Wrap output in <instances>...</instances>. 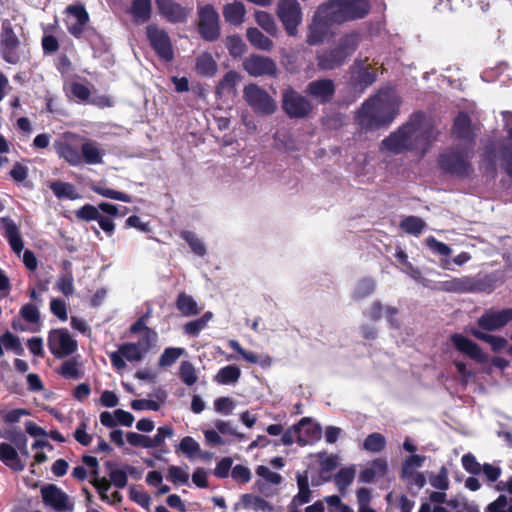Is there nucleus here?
Listing matches in <instances>:
<instances>
[{
    "label": "nucleus",
    "mask_w": 512,
    "mask_h": 512,
    "mask_svg": "<svg viewBox=\"0 0 512 512\" xmlns=\"http://www.w3.org/2000/svg\"><path fill=\"white\" fill-rule=\"evenodd\" d=\"M319 464L323 472H331L338 466V457L336 455L318 454Z\"/></svg>",
    "instance_id": "nucleus-61"
},
{
    "label": "nucleus",
    "mask_w": 512,
    "mask_h": 512,
    "mask_svg": "<svg viewBox=\"0 0 512 512\" xmlns=\"http://www.w3.org/2000/svg\"><path fill=\"white\" fill-rule=\"evenodd\" d=\"M425 222L416 216H409L402 220L400 227L408 234L419 235L425 227Z\"/></svg>",
    "instance_id": "nucleus-46"
},
{
    "label": "nucleus",
    "mask_w": 512,
    "mask_h": 512,
    "mask_svg": "<svg viewBox=\"0 0 512 512\" xmlns=\"http://www.w3.org/2000/svg\"><path fill=\"white\" fill-rule=\"evenodd\" d=\"M242 67L252 77H276L279 69L276 62L263 55L251 54L242 62Z\"/></svg>",
    "instance_id": "nucleus-10"
},
{
    "label": "nucleus",
    "mask_w": 512,
    "mask_h": 512,
    "mask_svg": "<svg viewBox=\"0 0 512 512\" xmlns=\"http://www.w3.org/2000/svg\"><path fill=\"white\" fill-rule=\"evenodd\" d=\"M179 376L188 386L194 385L198 380L196 368L189 361H182L179 367Z\"/></svg>",
    "instance_id": "nucleus-44"
},
{
    "label": "nucleus",
    "mask_w": 512,
    "mask_h": 512,
    "mask_svg": "<svg viewBox=\"0 0 512 512\" xmlns=\"http://www.w3.org/2000/svg\"><path fill=\"white\" fill-rule=\"evenodd\" d=\"M241 81V75L234 71H228L218 82L216 86V94L219 97L234 96L236 94V86Z\"/></svg>",
    "instance_id": "nucleus-26"
},
{
    "label": "nucleus",
    "mask_w": 512,
    "mask_h": 512,
    "mask_svg": "<svg viewBox=\"0 0 512 512\" xmlns=\"http://www.w3.org/2000/svg\"><path fill=\"white\" fill-rule=\"evenodd\" d=\"M255 21L268 35L277 37L279 33L278 26L271 14L265 11H256Z\"/></svg>",
    "instance_id": "nucleus-36"
},
{
    "label": "nucleus",
    "mask_w": 512,
    "mask_h": 512,
    "mask_svg": "<svg viewBox=\"0 0 512 512\" xmlns=\"http://www.w3.org/2000/svg\"><path fill=\"white\" fill-rule=\"evenodd\" d=\"M241 376L240 369L235 365H228L223 367L215 375L214 380L222 385L236 383Z\"/></svg>",
    "instance_id": "nucleus-39"
},
{
    "label": "nucleus",
    "mask_w": 512,
    "mask_h": 512,
    "mask_svg": "<svg viewBox=\"0 0 512 512\" xmlns=\"http://www.w3.org/2000/svg\"><path fill=\"white\" fill-rule=\"evenodd\" d=\"M258 476L265 479L267 482L278 485L282 481V476L276 472L271 471L268 467L260 465L256 469Z\"/></svg>",
    "instance_id": "nucleus-63"
},
{
    "label": "nucleus",
    "mask_w": 512,
    "mask_h": 512,
    "mask_svg": "<svg viewBox=\"0 0 512 512\" xmlns=\"http://www.w3.org/2000/svg\"><path fill=\"white\" fill-rule=\"evenodd\" d=\"M0 460L14 471H23L25 464L21 461L17 449L8 443H0Z\"/></svg>",
    "instance_id": "nucleus-27"
},
{
    "label": "nucleus",
    "mask_w": 512,
    "mask_h": 512,
    "mask_svg": "<svg viewBox=\"0 0 512 512\" xmlns=\"http://www.w3.org/2000/svg\"><path fill=\"white\" fill-rule=\"evenodd\" d=\"M366 60L355 59L350 67L352 84L361 90H364L376 81V73L370 66L366 65Z\"/></svg>",
    "instance_id": "nucleus-19"
},
{
    "label": "nucleus",
    "mask_w": 512,
    "mask_h": 512,
    "mask_svg": "<svg viewBox=\"0 0 512 512\" xmlns=\"http://www.w3.org/2000/svg\"><path fill=\"white\" fill-rule=\"evenodd\" d=\"M195 68L198 74L212 77L217 72V63L210 53L204 52L196 58Z\"/></svg>",
    "instance_id": "nucleus-33"
},
{
    "label": "nucleus",
    "mask_w": 512,
    "mask_h": 512,
    "mask_svg": "<svg viewBox=\"0 0 512 512\" xmlns=\"http://www.w3.org/2000/svg\"><path fill=\"white\" fill-rule=\"evenodd\" d=\"M177 309L185 316L198 314L201 309L198 308L196 301L185 293H180L176 301Z\"/></svg>",
    "instance_id": "nucleus-40"
},
{
    "label": "nucleus",
    "mask_w": 512,
    "mask_h": 512,
    "mask_svg": "<svg viewBox=\"0 0 512 512\" xmlns=\"http://www.w3.org/2000/svg\"><path fill=\"white\" fill-rule=\"evenodd\" d=\"M451 340L457 350L468 355L473 360L479 363H482L486 360V356L481 351L480 347L470 339L460 334H453L451 336Z\"/></svg>",
    "instance_id": "nucleus-22"
},
{
    "label": "nucleus",
    "mask_w": 512,
    "mask_h": 512,
    "mask_svg": "<svg viewBox=\"0 0 512 512\" xmlns=\"http://www.w3.org/2000/svg\"><path fill=\"white\" fill-rule=\"evenodd\" d=\"M246 9L243 3L235 1L223 7L225 21L232 25H240L244 21Z\"/></svg>",
    "instance_id": "nucleus-32"
},
{
    "label": "nucleus",
    "mask_w": 512,
    "mask_h": 512,
    "mask_svg": "<svg viewBox=\"0 0 512 512\" xmlns=\"http://www.w3.org/2000/svg\"><path fill=\"white\" fill-rule=\"evenodd\" d=\"M512 320V308L489 309L478 319V325L488 331L498 330Z\"/></svg>",
    "instance_id": "nucleus-18"
},
{
    "label": "nucleus",
    "mask_w": 512,
    "mask_h": 512,
    "mask_svg": "<svg viewBox=\"0 0 512 512\" xmlns=\"http://www.w3.org/2000/svg\"><path fill=\"white\" fill-rule=\"evenodd\" d=\"M55 150L61 158H64L72 166H78L82 163L81 153L68 143H56Z\"/></svg>",
    "instance_id": "nucleus-35"
},
{
    "label": "nucleus",
    "mask_w": 512,
    "mask_h": 512,
    "mask_svg": "<svg viewBox=\"0 0 512 512\" xmlns=\"http://www.w3.org/2000/svg\"><path fill=\"white\" fill-rule=\"evenodd\" d=\"M159 14L170 23H184L190 17L192 7L175 0H155Z\"/></svg>",
    "instance_id": "nucleus-15"
},
{
    "label": "nucleus",
    "mask_w": 512,
    "mask_h": 512,
    "mask_svg": "<svg viewBox=\"0 0 512 512\" xmlns=\"http://www.w3.org/2000/svg\"><path fill=\"white\" fill-rule=\"evenodd\" d=\"M126 439L132 446L152 448L151 438L146 435L138 434L135 432H128Z\"/></svg>",
    "instance_id": "nucleus-59"
},
{
    "label": "nucleus",
    "mask_w": 512,
    "mask_h": 512,
    "mask_svg": "<svg viewBox=\"0 0 512 512\" xmlns=\"http://www.w3.org/2000/svg\"><path fill=\"white\" fill-rule=\"evenodd\" d=\"M20 41L8 20L3 21L0 35V50L5 61L15 64L19 61Z\"/></svg>",
    "instance_id": "nucleus-11"
},
{
    "label": "nucleus",
    "mask_w": 512,
    "mask_h": 512,
    "mask_svg": "<svg viewBox=\"0 0 512 512\" xmlns=\"http://www.w3.org/2000/svg\"><path fill=\"white\" fill-rule=\"evenodd\" d=\"M174 431L170 426H162L157 429V434L151 438L152 448H156L164 444L166 438H171Z\"/></svg>",
    "instance_id": "nucleus-62"
},
{
    "label": "nucleus",
    "mask_w": 512,
    "mask_h": 512,
    "mask_svg": "<svg viewBox=\"0 0 512 512\" xmlns=\"http://www.w3.org/2000/svg\"><path fill=\"white\" fill-rule=\"evenodd\" d=\"M400 100L389 93H379L367 99L359 109L356 121L360 128L372 131L389 125L399 111Z\"/></svg>",
    "instance_id": "nucleus-2"
},
{
    "label": "nucleus",
    "mask_w": 512,
    "mask_h": 512,
    "mask_svg": "<svg viewBox=\"0 0 512 512\" xmlns=\"http://www.w3.org/2000/svg\"><path fill=\"white\" fill-rule=\"evenodd\" d=\"M501 166L512 176V127L507 130V137L499 151Z\"/></svg>",
    "instance_id": "nucleus-34"
},
{
    "label": "nucleus",
    "mask_w": 512,
    "mask_h": 512,
    "mask_svg": "<svg viewBox=\"0 0 512 512\" xmlns=\"http://www.w3.org/2000/svg\"><path fill=\"white\" fill-rule=\"evenodd\" d=\"M82 162L89 165H96L103 163L104 150L101 149L100 144L91 139H84L81 144Z\"/></svg>",
    "instance_id": "nucleus-25"
},
{
    "label": "nucleus",
    "mask_w": 512,
    "mask_h": 512,
    "mask_svg": "<svg viewBox=\"0 0 512 512\" xmlns=\"http://www.w3.org/2000/svg\"><path fill=\"white\" fill-rule=\"evenodd\" d=\"M453 134L465 143L474 144L476 134L471 124V119L466 113H459L454 120Z\"/></svg>",
    "instance_id": "nucleus-21"
},
{
    "label": "nucleus",
    "mask_w": 512,
    "mask_h": 512,
    "mask_svg": "<svg viewBox=\"0 0 512 512\" xmlns=\"http://www.w3.org/2000/svg\"><path fill=\"white\" fill-rule=\"evenodd\" d=\"M156 341L157 333L152 329H146L145 334H141L139 340L133 343L144 355H146L155 345Z\"/></svg>",
    "instance_id": "nucleus-47"
},
{
    "label": "nucleus",
    "mask_w": 512,
    "mask_h": 512,
    "mask_svg": "<svg viewBox=\"0 0 512 512\" xmlns=\"http://www.w3.org/2000/svg\"><path fill=\"white\" fill-rule=\"evenodd\" d=\"M61 373L66 378L77 379L80 377L78 363L74 360H67L61 366Z\"/></svg>",
    "instance_id": "nucleus-64"
},
{
    "label": "nucleus",
    "mask_w": 512,
    "mask_h": 512,
    "mask_svg": "<svg viewBox=\"0 0 512 512\" xmlns=\"http://www.w3.org/2000/svg\"><path fill=\"white\" fill-rule=\"evenodd\" d=\"M242 502L246 508H252L255 511L273 512L274 510L272 504L259 496L244 494L242 496Z\"/></svg>",
    "instance_id": "nucleus-41"
},
{
    "label": "nucleus",
    "mask_w": 512,
    "mask_h": 512,
    "mask_svg": "<svg viewBox=\"0 0 512 512\" xmlns=\"http://www.w3.org/2000/svg\"><path fill=\"white\" fill-rule=\"evenodd\" d=\"M387 469V461L385 459L378 458L360 473L359 480L364 483H370L376 477H383L386 474Z\"/></svg>",
    "instance_id": "nucleus-30"
},
{
    "label": "nucleus",
    "mask_w": 512,
    "mask_h": 512,
    "mask_svg": "<svg viewBox=\"0 0 512 512\" xmlns=\"http://www.w3.org/2000/svg\"><path fill=\"white\" fill-rule=\"evenodd\" d=\"M425 459V456L416 454L409 456L402 464L401 475H411L423 465Z\"/></svg>",
    "instance_id": "nucleus-53"
},
{
    "label": "nucleus",
    "mask_w": 512,
    "mask_h": 512,
    "mask_svg": "<svg viewBox=\"0 0 512 512\" xmlns=\"http://www.w3.org/2000/svg\"><path fill=\"white\" fill-rule=\"evenodd\" d=\"M281 107L289 118L303 119L313 111L311 101L292 87H287L282 93Z\"/></svg>",
    "instance_id": "nucleus-5"
},
{
    "label": "nucleus",
    "mask_w": 512,
    "mask_h": 512,
    "mask_svg": "<svg viewBox=\"0 0 512 512\" xmlns=\"http://www.w3.org/2000/svg\"><path fill=\"white\" fill-rule=\"evenodd\" d=\"M468 158V151L451 150L441 155L440 165L447 172L465 175L471 169Z\"/></svg>",
    "instance_id": "nucleus-14"
},
{
    "label": "nucleus",
    "mask_w": 512,
    "mask_h": 512,
    "mask_svg": "<svg viewBox=\"0 0 512 512\" xmlns=\"http://www.w3.org/2000/svg\"><path fill=\"white\" fill-rule=\"evenodd\" d=\"M276 14L281 21L286 33L295 37L298 27L302 23V8L297 0H279Z\"/></svg>",
    "instance_id": "nucleus-8"
},
{
    "label": "nucleus",
    "mask_w": 512,
    "mask_h": 512,
    "mask_svg": "<svg viewBox=\"0 0 512 512\" xmlns=\"http://www.w3.org/2000/svg\"><path fill=\"white\" fill-rule=\"evenodd\" d=\"M185 352L183 348H166L159 358V366H171Z\"/></svg>",
    "instance_id": "nucleus-52"
},
{
    "label": "nucleus",
    "mask_w": 512,
    "mask_h": 512,
    "mask_svg": "<svg viewBox=\"0 0 512 512\" xmlns=\"http://www.w3.org/2000/svg\"><path fill=\"white\" fill-rule=\"evenodd\" d=\"M246 37L249 43L258 50L271 51L274 47L273 41L256 27H249Z\"/></svg>",
    "instance_id": "nucleus-31"
},
{
    "label": "nucleus",
    "mask_w": 512,
    "mask_h": 512,
    "mask_svg": "<svg viewBox=\"0 0 512 512\" xmlns=\"http://www.w3.org/2000/svg\"><path fill=\"white\" fill-rule=\"evenodd\" d=\"M119 348L120 353L130 362H139L145 356L132 342L124 343Z\"/></svg>",
    "instance_id": "nucleus-51"
},
{
    "label": "nucleus",
    "mask_w": 512,
    "mask_h": 512,
    "mask_svg": "<svg viewBox=\"0 0 512 512\" xmlns=\"http://www.w3.org/2000/svg\"><path fill=\"white\" fill-rule=\"evenodd\" d=\"M49 187L55 196L59 199L65 198L75 200L80 198V195L76 191L75 187L68 182L55 181L50 183Z\"/></svg>",
    "instance_id": "nucleus-37"
},
{
    "label": "nucleus",
    "mask_w": 512,
    "mask_h": 512,
    "mask_svg": "<svg viewBox=\"0 0 512 512\" xmlns=\"http://www.w3.org/2000/svg\"><path fill=\"white\" fill-rule=\"evenodd\" d=\"M243 98L250 108L259 115H272L277 110V102L262 87L255 83L246 85L243 89Z\"/></svg>",
    "instance_id": "nucleus-4"
},
{
    "label": "nucleus",
    "mask_w": 512,
    "mask_h": 512,
    "mask_svg": "<svg viewBox=\"0 0 512 512\" xmlns=\"http://www.w3.org/2000/svg\"><path fill=\"white\" fill-rule=\"evenodd\" d=\"M376 287V282L372 278L361 279L353 292V297L356 300H362L373 293Z\"/></svg>",
    "instance_id": "nucleus-43"
},
{
    "label": "nucleus",
    "mask_w": 512,
    "mask_h": 512,
    "mask_svg": "<svg viewBox=\"0 0 512 512\" xmlns=\"http://www.w3.org/2000/svg\"><path fill=\"white\" fill-rule=\"evenodd\" d=\"M299 429V444L305 446L321 438L322 430L319 424L309 418H303L297 424Z\"/></svg>",
    "instance_id": "nucleus-24"
},
{
    "label": "nucleus",
    "mask_w": 512,
    "mask_h": 512,
    "mask_svg": "<svg viewBox=\"0 0 512 512\" xmlns=\"http://www.w3.org/2000/svg\"><path fill=\"white\" fill-rule=\"evenodd\" d=\"M426 245L429 249H431L434 253L449 256L452 253V249L443 242L438 241L433 236L426 238Z\"/></svg>",
    "instance_id": "nucleus-56"
},
{
    "label": "nucleus",
    "mask_w": 512,
    "mask_h": 512,
    "mask_svg": "<svg viewBox=\"0 0 512 512\" xmlns=\"http://www.w3.org/2000/svg\"><path fill=\"white\" fill-rule=\"evenodd\" d=\"M91 189L103 196V197H106V198H110V199H114V200H119V201H123V202H126V203H129L131 202V197L128 195V194H125L123 192H120V191H116V190H113V189H109V188H104V187H100V186H97V185H93L91 187Z\"/></svg>",
    "instance_id": "nucleus-50"
},
{
    "label": "nucleus",
    "mask_w": 512,
    "mask_h": 512,
    "mask_svg": "<svg viewBox=\"0 0 512 512\" xmlns=\"http://www.w3.org/2000/svg\"><path fill=\"white\" fill-rule=\"evenodd\" d=\"M225 45L229 50L232 57H240L246 50V45L240 36L232 35L228 36L225 41Z\"/></svg>",
    "instance_id": "nucleus-48"
},
{
    "label": "nucleus",
    "mask_w": 512,
    "mask_h": 512,
    "mask_svg": "<svg viewBox=\"0 0 512 512\" xmlns=\"http://www.w3.org/2000/svg\"><path fill=\"white\" fill-rule=\"evenodd\" d=\"M43 502L52 507L56 512H72L74 503L70 497L54 484H48L41 488Z\"/></svg>",
    "instance_id": "nucleus-13"
},
{
    "label": "nucleus",
    "mask_w": 512,
    "mask_h": 512,
    "mask_svg": "<svg viewBox=\"0 0 512 512\" xmlns=\"http://www.w3.org/2000/svg\"><path fill=\"white\" fill-rule=\"evenodd\" d=\"M430 483L434 488L445 491L449 487L448 471L446 467H441L438 474L431 477Z\"/></svg>",
    "instance_id": "nucleus-57"
},
{
    "label": "nucleus",
    "mask_w": 512,
    "mask_h": 512,
    "mask_svg": "<svg viewBox=\"0 0 512 512\" xmlns=\"http://www.w3.org/2000/svg\"><path fill=\"white\" fill-rule=\"evenodd\" d=\"M74 278L72 273H63L59 276L56 287L65 296H70L74 293Z\"/></svg>",
    "instance_id": "nucleus-54"
},
{
    "label": "nucleus",
    "mask_w": 512,
    "mask_h": 512,
    "mask_svg": "<svg viewBox=\"0 0 512 512\" xmlns=\"http://www.w3.org/2000/svg\"><path fill=\"white\" fill-rule=\"evenodd\" d=\"M129 13L136 23L143 24L147 22L152 13L151 0H132Z\"/></svg>",
    "instance_id": "nucleus-29"
},
{
    "label": "nucleus",
    "mask_w": 512,
    "mask_h": 512,
    "mask_svg": "<svg viewBox=\"0 0 512 512\" xmlns=\"http://www.w3.org/2000/svg\"><path fill=\"white\" fill-rule=\"evenodd\" d=\"M436 136L437 133L424 115L416 113L408 122L382 140L380 150L394 155L415 152L422 156Z\"/></svg>",
    "instance_id": "nucleus-1"
},
{
    "label": "nucleus",
    "mask_w": 512,
    "mask_h": 512,
    "mask_svg": "<svg viewBox=\"0 0 512 512\" xmlns=\"http://www.w3.org/2000/svg\"><path fill=\"white\" fill-rule=\"evenodd\" d=\"M181 236L183 239H185L188 242L191 249L197 255L203 256L206 253L205 246L203 245L201 240L199 238H197V236L194 233H192L190 231H184V232H182Z\"/></svg>",
    "instance_id": "nucleus-55"
},
{
    "label": "nucleus",
    "mask_w": 512,
    "mask_h": 512,
    "mask_svg": "<svg viewBox=\"0 0 512 512\" xmlns=\"http://www.w3.org/2000/svg\"><path fill=\"white\" fill-rule=\"evenodd\" d=\"M198 32L200 36L209 42L220 37L219 14L211 4H199L197 7Z\"/></svg>",
    "instance_id": "nucleus-7"
},
{
    "label": "nucleus",
    "mask_w": 512,
    "mask_h": 512,
    "mask_svg": "<svg viewBox=\"0 0 512 512\" xmlns=\"http://www.w3.org/2000/svg\"><path fill=\"white\" fill-rule=\"evenodd\" d=\"M146 35L151 47L162 60L169 62L174 58L171 39L164 29L156 24H149Z\"/></svg>",
    "instance_id": "nucleus-9"
},
{
    "label": "nucleus",
    "mask_w": 512,
    "mask_h": 512,
    "mask_svg": "<svg viewBox=\"0 0 512 512\" xmlns=\"http://www.w3.org/2000/svg\"><path fill=\"white\" fill-rule=\"evenodd\" d=\"M335 24L324 4H321L308 25L306 43L310 46L322 44L326 39L329 28Z\"/></svg>",
    "instance_id": "nucleus-6"
},
{
    "label": "nucleus",
    "mask_w": 512,
    "mask_h": 512,
    "mask_svg": "<svg viewBox=\"0 0 512 512\" xmlns=\"http://www.w3.org/2000/svg\"><path fill=\"white\" fill-rule=\"evenodd\" d=\"M0 222L2 223V226L5 230V236L8 238L12 250L16 254H20L24 244L19 234L18 227L14 221L8 217H1Z\"/></svg>",
    "instance_id": "nucleus-28"
},
{
    "label": "nucleus",
    "mask_w": 512,
    "mask_h": 512,
    "mask_svg": "<svg viewBox=\"0 0 512 512\" xmlns=\"http://www.w3.org/2000/svg\"><path fill=\"white\" fill-rule=\"evenodd\" d=\"M354 467H345L338 471L334 477V481L341 492H343L354 480Z\"/></svg>",
    "instance_id": "nucleus-45"
},
{
    "label": "nucleus",
    "mask_w": 512,
    "mask_h": 512,
    "mask_svg": "<svg viewBox=\"0 0 512 512\" xmlns=\"http://www.w3.org/2000/svg\"><path fill=\"white\" fill-rule=\"evenodd\" d=\"M48 346L54 356L61 358L74 353L77 342L66 329H56L49 333Z\"/></svg>",
    "instance_id": "nucleus-12"
},
{
    "label": "nucleus",
    "mask_w": 512,
    "mask_h": 512,
    "mask_svg": "<svg viewBox=\"0 0 512 512\" xmlns=\"http://www.w3.org/2000/svg\"><path fill=\"white\" fill-rule=\"evenodd\" d=\"M99 216L98 208L90 204H86L76 211V217L85 221L97 220Z\"/></svg>",
    "instance_id": "nucleus-60"
},
{
    "label": "nucleus",
    "mask_w": 512,
    "mask_h": 512,
    "mask_svg": "<svg viewBox=\"0 0 512 512\" xmlns=\"http://www.w3.org/2000/svg\"><path fill=\"white\" fill-rule=\"evenodd\" d=\"M323 4L337 24L363 19L371 10L369 0H328Z\"/></svg>",
    "instance_id": "nucleus-3"
},
{
    "label": "nucleus",
    "mask_w": 512,
    "mask_h": 512,
    "mask_svg": "<svg viewBox=\"0 0 512 512\" xmlns=\"http://www.w3.org/2000/svg\"><path fill=\"white\" fill-rule=\"evenodd\" d=\"M179 450L188 457H193L199 452L200 446L192 437L186 436L181 440Z\"/></svg>",
    "instance_id": "nucleus-58"
},
{
    "label": "nucleus",
    "mask_w": 512,
    "mask_h": 512,
    "mask_svg": "<svg viewBox=\"0 0 512 512\" xmlns=\"http://www.w3.org/2000/svg\"><path fill=\"white\" fill-rule=\"evenodd\" d=\"M68 18L66 20L67 29L70 34L80 37L89 21V15L82 5H71L66 9Z\"/></svg>",
    "instance_id": "nucleus-20"
},
{
    "label": "nucleus",
    "mask_w": 512,
    "mask_h": 512,
    "mask_svg": "<svg viewBox=\"0 0 512 512\" xmlns=\"http://www.w3.org/2000/svg\"><path fill=\"white\" fill-rule=\"evenodd\" d=\"M486 287L487 283L484 280L471 276L453 278L442 282V289L444 291L454 293L481 292L485 291Z\"/></svg>",
    "instance_id": "nucleus-16"
},
{
    "label": "nucleus",
    "mask_w": 512,
    "mask_h": 512,
    "mask_svg": "<svg viewBox=\"0 0 512 512\" xmlns=\"http://www.w3.org/2000/svg\"><path fill=\"white\" fill-rule=\"evenodd\" d=\"M336 87L333 80L328 78L316 79L309 82L305 93L318 102L325 104L332 100L335 95Z\"/></svg>",
    "instance_id": "nucleus-17"
},
{
    "label": "nucleus",
    "mask_w": 512,
    "mask_h": 512,
    "mask_svg": "<svg viewBox=\"0 0 512 512\" xmlns=\"http://www.w3.org/2000/svg\"><path fill=\"white\" fill-rule=\"evenodd\" d=\"M359 44V35L357 33H350L342 36L337 45L335 46L341 54L348 59L357 49Z\"/></svg>",
    "instance_id": "nucleus-38"
},
{
    "label": "nucleus",
    "mask_w": 512,
    "mask_h": 512,
    "mask_svg": "<svg viewBox=\"0 0 512 512\" xmlns=\"http://www.w3.org/2000/svg\"><path fill=\"white\" fill-rule=\"evenodd\" d=\"M386 446V439L380 433L369 434L364 442L363 448L369 452L378 453L381 452Z\"/></svg>",
    "instance_id": "nucleus-42"
},
{
    "label": "nucleus",
    "mask_w": 512,
    "mask_h": 512,
    "mask_svg": "<svg viewBox=\"0 0 512 512\" xmlns=\"http://www.w3.org/2000/svg\"><path fill=\"white\" fill-rule=\"evenodd\" d=\"M316 59L318 67L326 71L334 70L346 62V58L335 46L318 53Z\"/></svg>",
    "instance_id": "nucleus-23"
},
{
    "label": "nucleus",
    "mask_w": 512,
    "mask_h": 512,
    "mask_svg": "<svg viewBox=\"0 0 512 512\" xmlns=\"http://www.w3.org/2000/svg\"><path fill=\"white\" fill-rule=\"evenodd\" d=\"M485 512H512V499L506 495H499L496 500L487 505Z\"/></svg>",
    "instance_id": "nucleus-49"
}]
</instances>
